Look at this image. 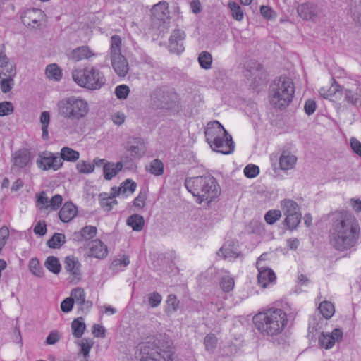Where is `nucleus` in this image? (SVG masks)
<instances>
[{
  "instance_id": "1",
  "label": "nucleus",
  "mask_w": 361,
  "mask_h": 361,
  "mask_svg": "<svg viewBox=\"0 0 361 361\" xmlns=\"http://www.w3.org/2000/svg\"><path fill=\"white\" fill-rule=\"evenodd\" d=\"M360 227L355 217L346 211L334 214L330 243L338 251H347L358 243Z\"/></svg>"
},
{
  "instance_id": "2",
  "label": "nucleus",
  "mask_w": 361,
  "mask_h": 361,
  "mask_svg": "<svg viewBox=\"0 0 361 361\" xmlns=\"http://www.w3.org/2000/svg\"><path fill=\"white\" fill-rule=\"evenodd\" d=\"M187 190L197 198L196 202L201 204L213 201L221 193L220 186L212 176H200L188 178L185 180Z\"/></svg>"
},
{
  "instance_id": "3",
  "label": "nucleus",
  "mask_w": 361,
  "mask_h": 361,
  "mask_svg": "<svg viewBox=\"0 0 361 361\" xmlns=\"http://www.w3.org/2000/svg\"><path fill=\"white\" fill-rule=\"evenodd\" d=\"M255 328L263 336H274L282 332L287 324L286 312L281 309H269L253 317Z\"/></svg>"
},
{
  "instance_id": "4",
  "label": "nucleus",
  "mask_w": 361,
  "mask_h": 361,
  "mask_svg": "<svg viewBox=\"0 0 361 361\" xmlns=\"http://www.w3.org/2000/svg\"><path fill=\"white\" fill-rule=\"evenodd\" d=\"M140 353V361H173L171 343L162 336L141 346Z\"/></svg>"
},
{
  "instance_id": "5",
  "label": "nucleus",
  "mask_w": 361,
  "mask_h": 361,
  "mask_svg": "<svg viewBox=\"0 0 361 361\" xmlns=\"http://www.w3.org/2000/svg\"><path fill=\"white\" fill-rule=\"evenodd\" d=\"M294 92L295 87L292 79L287 76H280L270 85V102L276 108L286 107L291 102Z\"/></svg>"
},
{
  "instance_id": "6",
  "label": "nucleus",
  "mask_w": 361,
  "mask_h": 361,
  "mask_svg": "<svg viewBox=\"0 0 361 361\" xmlns=\"http://www.w3.org/2000/svg\"><path fill=\"white\" fill-rule=\"evenodd\" d=\"M57 109L61 117L74 121L86 116L89 105L86 100L72 96L60 100L57 103Z\"/></svg>"
},
{
  "instance_id": "7",
  "label": "nucleus",
  "mask_w": 361,
  "mask_h": 361,
  "mask_svg": "<svg viewBox=\"0 0 361 361\" xmlns=\"http://www.w3.org/2000/svg\"><path fill=\"white\" fill-rule=\"evenodd\" d=\"M72 77L79 86L88 90H99L106 82L104 74L94 67L75 70L72 73Z\"/></svg>"
},
{
  "instance_id": "8",
  "label": "nucleus",
  "mask_w": 361,
  "mask_h": 361,
  "mask_svg": "<svg viewBox=\"0 0 361 361\" xmlns=\"http://www.w3.org/2000/svg\"><path fill=\"white\" fill-rule=\"evenodd\" d=\"M121 39L118 35H113L111 38V66L119 77H124L128 72L129 66L126 59L121 52Z\"/></svg>"
},
{
  "instance_id": "9",
  "label": "nucleus",
  "mask_w": 361,
  "mask_h": 361,
  "mask_svg": "<svg viewBox=\"0 0 361 361\" xmlns=\"http://www.w3.org/2000/svg\"><path fill=\"white\" fill-rule=\"evenodd\" d=\"M36 164L43 171H57L63 166V161L61 160L59 154L44 151L38 154Z\"/></svg>"
},
{
  "instance_id": "10",
  "label": "nucleus",
  "mask_w": 361,
  "mask_h": 361,
  "mask_svg": "<svg viewBox=\"0 0 361 361\" xmlns=\"http://www.w3.org/2000/svg\"><path fill=\"white\" fill-rule=\"evenodd\" d=\"M343 336V331L341 329L336 328L331 333H321L318 337V343L322 348L331 349L336 343L342 341Z\"/></svg>"
},
{
  "instance_id": "11",
  "label": "nucleus",
  "mask_w": 361,
  "mask_h": 361,
  "mask_svg": "<svg viewBox=\"0 0 361 361\" xmlns=\"http://www.w3.org/2000/svg\"><path fill=\"white\" fill-rule=\"evenodd\" d=\"M204 133L206 140L209 144L211 142L216 144L217 140L220 139V136L228 135V132L217 121L208 123Z\"/></svg>"
},
{
  "instance_id": "12",
  "label": "nucleus",
  "mask_w": 361,
  "mask_h": 361,
  "mask_svg": "<svg viewBox=\"0 0 361 361\" xmlns=\"http://www.w3.org/2000/svg\"><path fill=\"white\" fill-rule=\"evenodd\" d=\"M209 145L214 151L224 154H231L235 148L232 137L228 133V135L225 136H220V139L217 140L216 144H215V142H211Z\"/></svg>"
},
{
  "instance_id": "13",
  "label": "nucleus",
  "mask_w": 361,
  "mask_h": 361,
  "mask_svg": "<svg viewBox=\"0 0 361 361\" xmlns=\"http://www.w3.org/2000/svg\"><path fill=\"white\" fill-rule=\"evenodd\" d=\"M298 13L305 20H314L324 15L322 9L310 3H305L298 6Z\"/></svg>"
},
{
  "instance_id": "14",
  "label": "nucleus",
  "mask_w": 361,
  "mask_h": 361,
  "mask_svg": "<svg viewBox=\"0 0 361 361\" xmlns=\"http://www.w3.org/2000/svg\"><path fill=\"white\" fill-rule=\"evenodd\" d=\"M44 12L38 8H32L26 11L21 16L23 23L26 26H32L37 25L38 23L43 18Z\"/></svg>"
},
{
  "instance_id": "15",
  "label": "nucleus",
  "mask_w": 361,
  "mask_h": 361,
  "mask_svg": "<svg viewBox=\"0 0 361 361\" xmlns=\"http://www.w3.org/2000/svg\"><path fill=\"white\" fill-rule=\"evenodd\" d=\"M71 298L74 300V302H75L80 305V309L82 312H87L92 307V302L85 300V292L82 288L78 287L73 289L71 293Z\"/></svg>"
},
{
  "instance_id": "16",
  "label": "nucleus",
  "mask_w": 361,
  "mask_h": 361,
  "mask_svg": "<svg viewBox=\"0 0 361 361\" xmlns=\"http://www.w3.org/2000/svg\"><path fill=\"white\" fill-rule=\"evenodd\" d=\"M152 18L153 21L165 23L169 18L168 4L161 1L154 5L152 8Z\"/></svg>"
},
{
  "instance_id": "17",
  "label": "nucleus",
  "mask_w": 361,
  "mask_h": 361,
  "mask_svg": "<svg viewBox=\"0 0 361 361\" xmlns=\"http://www.w3.org/2000/svg\"><path fill=\"white\" fill-rule=\"evenodd\" d=\"M90 249L89 256L102 259L107 255L106 246L98 239L94 240L87 244Z\"/></svg>"
},
{
  "instance_id": "18",
  "label": "nucleus",
  "mask_w": 361,
  "mask_h": 361,
  "mask_svg": "<svg viewBox=\"0 0 361 361\" xmlns=\"http://www.w3.org/2000/svg\"><path fill=\"white\" fill-rule=\"evenodd\" d=\"M151 97L157 107L167 109L171 106L169 95L161 89H156Z\"/></svg>"
},
{
  "instance_id": "19",
  "label": "nucleus",
  "mask_w": 361,
  "mask_h": 361,
  "mask_svg": "<svg viewBox=\"0 0 361 361\" xmlns=\"http://www.w3.org/2000/svg\"><path fill=\"white\" fill-rule=\"evenodd\" d=\"M77 207L72 202H66L59 212V216L63 222H69L77 214Z\"/></svg>"
},
{
  "instance_id": "20",
  "label": "nucleus",
  "mask_w": 361,
  "mask_h": 361,
  "mask_svg": "<svg viewBox=\"0 0 361 361\" xmlns=\"http://www.w3.org/2000/svg\"><path fill=\"white\" fill-rule=\"evenodd\" d=\"M65 269L78 280L80 279V263L74 256H68L64 261Z\"/></svg>"
},
{
  "instance_id": "21",
  "label": "nucleus",
  "mask_w": 361,
  "mask_h": 361,
  "mask_svg": "<svg viewBox=\"0 0 361 361\" xmlns=\"http://www.w3.org/2000/svg\"><path fill=\"white\" fill-rule=\"evenodd\" d=\"M137 187V184L135 181L131 179H126L123 181L119 187H113L111 188V190L114 191V194L116 195H128L135 190Z\"/></svg>"
},
{
  "instance_id": "22",
  "label": "nucleus",
  "mask_w": 361,
  "mask_h": 361,
  "mask_svg": "<svg viewBox=\"0 0 361 361\" xmlns=\"http://www.w3.org/2000/svg\"><path fill=\"white\" fill-rule=\"evenodd\" d=\"M16 75V66H11L6 69L7 78L2 79L1 81V89L4 93H7L11 90L14 85L13 78Z\"/></svg>"
},
{
  "instance_id": "23",
  "label": "nucleus",
  "mask_w": 361,
  "mask_h": 361,
  "mask_svg": "<svg viewBox=\"0 0 361 361\" xmlns=\"http://www.w3.org/2000/svg\"><path fill=\"white\" fill-rule=\"evenodd\" d=\"M345 101L353 106H361V88L357 87L355 90L344 89L343 91Z\"/></svg>"
},
{
  "instance_id": "24",
  "label": "nucleus",
  "mask_w": 361,
  "mask_h": 361,
  "mask_svg": "<svg viewBox=\"0 0 361 361\" xmlns=\"http://www.w3.org/2000/svg\"><path fill=\"white\" fill-rule=\"evenodd\" d=\"M275 280V273L270 268L267 269H262V271L258 273L257 282L262 288H266L269 283L274 282Z\"/></svg>"
},
{
  "instance_id": "25",
  "label": "nucleus",
  "mask_w": 361,
  "mask_h": 361,
  "mask_svg": "<svg viewBox=\"0 0 361 361\" xmlns=\"http://www.w3.org/2000/svg\"><path fill=\"white\" fill-rule=\"evenodd\" d=\"M122 162L111 163L106 162L103 166L104 177L106 180H111L120 171L122 170Z\"/></svg>"
},
{
  "instance_id": "26",
  "label": "nucleus",
  "mask_w": 361,
  "mask_h": 361,
  "mask_svg": "<svg viewBox=\"0 0 361 361\" xmlns=\"http://www.w3.org/2000/svg\"><path fill=\"white\" fill-rule=\"evenodd\" d=\"M297 157L288 152H283L279 158V165L281 170H289L294 168Z\"/></svg>"
},
{
  "instance_id": "27",
  "label": "nucleus",
  "mask_w": 361,
  "mask_h": 361,
  "mask_svg": "<svg viewBox=\"0 0 361 361\" xmlns=\"http://www.w3.org/2000/svg\"><path fill=\"white\" fill-rule=\"evenodd\" d=\"M30 160V154L25 149L18 150L16 152L13 154L14 165L18 167L23 168L26 166Z\"/></svg>"
},
{
  "instance_id": "28",
  "label": "nucleus",
  "mask_w": 361,
  "mask_h": 361,
  "mask_svg": "<svg viewBox=\"0 0 361 361\" xmlns=\"http://www.w3.org/2000/svg\"><path fill=\"white\" fill-rule=\"evenodd\" d=\"M97 234V228L92 226H86L79 233H74V240L78 241L89 240Z\"/></svg>"
},
{
  "instance_id": "29",
  "label": "nucleus",
  "mask_w": 361,
  "mask_h": 361,
  "mask_svg": "<svg viewBox=\"0 0 361 361\" xmlns=\"http://www.w3.org/2000/svg\"><path fill=\"white\" fill-rule=\"evenodd\" d=\"M93 55L88 47L82 46L73 49L69 57L75 61H78L84 59H89Z\"/></svg>"
},
{
  "instance_id": "30",
  "label": "nucleus",
  "mask_w": 361,
  "mask_h": 361,
  "mask_svg": "<svg viewBox=\"0 0 361 361\" xmlns=\"http://www.w3.org/2000/svg\"><path fill=\"white\" fill-rule=\"evenodd\" d=\"M281 207L283 215L292 214L300 212L299 205L290 199H284L281 202Z\"/></svg>"
},
{
  "instance_id": "31",
  "label": "nucleus",
  "mask_w": 361,
  "mask_h": 361,
  "mask_svg": "<svg viewBox=\"0 0 361 361\" xmlns=\"http://www.w3.org/2000/svg\"><path fill=\"white\" fill-rule=\"evenodd\" d=\"M217 255L224 259H235L238 257L237 250L234 248V244L232 242L226 243L217 252Z\"/></svg>"
},
{
  "instance_id": "32",
  "label": "nucleus",
  "mask_w": 361,
  "mask_h": 361,
  "mask_svg": "<svg viewBox=\"0 0 361 361\" xmlns=\"http://www.w3.org/2000/svg\"><path fill=\"white\" fill-rule=\"evenodd\" d=\"M127 224L130 226L133 231H140L145 225L143 216L140 214H133L127 219Z\"/></svg>"
},
{
  "instance_id": "33",
  "label": "nucleus",
  "mask_w": 361,
  "mask_h": 361,
  "mask_svg": "<svg viewBox=\"0 0 361 361\" xmlns=\"http://www.w3.org/2000/svg\"><path fill=\"white\" fill-rule=\"evenodd\" d=\"M71 329H72L73 335L75 338H79L82 337V336L86 329V325L83 322V318L78 317V318L74 319L71 324Z\"/></svg>"
},
{
  "instance_id": "34",
  "label": "nucleus",
  "mask_w": 361,
  "mask_h": 361,
  "mask_svg": "<svg viewBox=\"0 0 361 361\" xmlns=\"http://www.w3.org/2000/svg\"><path fill=\"white\" fill-rule=\"evenodd\" d=\"M61 160L62 159L68 161H75L80 157V154L70 147H64L61 149L60 156Z\"/></svg>"
},
{
  "instance_id": "35",
  "label": "nucleus",
  "mask_w": 361,
  "mask_h": 361,
  "mask_svg": "<svg viewBox=\"0 0 361 361\" xmlns=\"http://www.w3.org/2000/svg\"><path fill=\"white\" fill-rule=\"evenodd\" d=\"M44 266L53 274H57L61 271V264L57 257L49 256L47 258Z\"/></svg>"
},
{
  "instance_id": "36",
  "label": "nucleus",
  "mask_w": 361,
  "mask_h": 361,
  "mask_svg": "<svg viewBox=\"0 0 361 361\" xmlns=\"http://www.w3.org/2000/svg\"><path fill=\"white\" fill-rule=\"evenodd\" d=\"M285 216L286 219L284 220V223L288 228L292 230L298 226L302 217L300 212Z\"/></svg>"
},
{
  "instance_id": "37",
  "label": "nucleus",
  "mask_w": 361,
  "mask_h": 361,
  "mask_svg": "<svg viewBox=\"0 0 361 361\" xmlns=\"http://www.w3.org/2000/svg\"><path fill=\"white\" fill-rule=\"evenodd\" d=\"M65 243V235L63 233H56L47 241V244L50 248H60Z\"/></svg>"
},
{
  "instance_id": "38",
  "label": "nucleus",
  "mask_w": 361,
  "mask_h": 361,
  "mask_svg": "<svg viewBox=\"0 0 361 361\" xmlns=\"http://www.w3.org/2000/svg\"><path fill=\"white\" fill-rule=\"evenodd\" d=\"M319 310L322 316L326 319L331 318L335 312L334 305L328 301H324L320 303Z\"/></svg>"
},
{
  "instance_id": "39",
  "label": "nucleus",
  "mask_w": 361,
  "mask_h": 361,
  "mask_svg": "<svg viewBox=\"0 0 361 361\" xmlns=\"http://www.w3.org/2000/svg\"><path fill=\"white\" fill-rule=\"evenodd\" d=\"M50 122V114L48 111H43L40 116V123H42V137L47 140L49 138L48 126Z\"/></svg>"
},
{
  "instance_id": "40",
  "label": "nucleus",
  "mask_w": 361,
  "mask_h": 361,
  "mask_svg": "<svg viewBox=\"0 0 361 361\" xmlns=\"http://www.w3.org/2000/svg\"><path fill=\"white\" fill-rule=\"evenodd\" d=\"M198 62L200 66L205 69L208 70L212 67V56L210 53L207 51H202L198 57Z\"/></svg>"
},
{
  "instance_id": "41",
  "label": "nucleus",
  "mask_w": 361,
  "mask_h": 361,
  "mask_svg": "<svg viewBox=\"0 0 361 361\" xmlns=\"http://www.w3.org/2000/svg\"><path fill=\"white\" fill-rule=\"evenodd\" d=\"M46 75L49 79L58 81L61 78V71L56 64L52 63L47 66Z\"/></svg>"
},
{
  "instance_id": "42",
  "label": "nucleus",
  "mask_w": 361,
  "mask_h": 361,
  "mask_svg": "<svg viewBox=\"0 0 361 361\" xmlns=\"http://www.w3.org/2000/svg\"><path fill=\"white\" fill-rule=\"evenodd\" d=\"M147 169L154 176H161L164 173V164L161 160L155 159Z\"/></svg>"
},
{
  "instance_id": "43",
  "label": "nucleus",
  "mask_w": 361,
  "mask_h": 361,
  "mask_svg": "<svg viewBox=\"0 0 361 361\" xmlns=\"http://www.w3.org/2000/svg\"><path fill=\"white\" fill-rule=\"evenodd\" d=\"M30 271L37 277H43L44 271L37 258H32L28 264Z\"/></svg>"
},
{
  "instance_id": "44",
  "label": "nucleus",
  "mask_w": 361,
  "mask_h": 361,
  "mask_svg": "<svg viewBox=\"0 0 361 361\" xmlns=\"http://www.w3.org/2000/svg\"><path fill=\"white\" fill-rule=\"evenodd\" d=\"M341 90V87L339 84H338L336 81H334V83L331 85V87L329 89L325 87H322L319 90V94L322 97L325 99H329L333 95H334L337 92Z\"/></svg>"
},
{
  "instance_id": "45",
  "label": "nucleus",
  "mask_w": 361,
  "mask_h": 361,
  "mask_svg": "<svg viewBox=\"0 0 361 361\" xmlns=\"http://www.w3.org/2000/svg\"><path fill=\"white\" fill-rule=\"evenodd\" d=\"M219 284L221 290L224 292L228 293L233 289L235 286V281L233 278L229 276H224L221 277Z\"/></svg>"
},
{
  "instance_id": "46",
  "label": "nucleus",
  "mask_w": 361,
  "mask_h": 361,
  "mask_svg": "<svg viewBox=\"0 0 361 361\" xmlns=\"http://www.w3.org/2000/svg\"><path fill=\"white\" fill-rule=\"evenodd\" d=\"M179 301L175 295L171 294L168 296L166 300V312L167 313H172L178 309Z\"/></svg>"
},
{
  "instance_id": "47",
  "label": "nucleus",
  "mask_w": 361,
  "mask_h": 361,
  "mask_svg": "<svg viewBox=\"0 0 361 361\" xmlns=\"http://www.w3.org/2000/svg\"><path fill=\"white\" fill-rule=\"evenodd\" d=\"M228 7L231 11L232 16L236 20L240 21L244 17L243 11L239 4L235 2H229Z\"/></svg>"
},
{
  "instance_id": "48",
  "label": "nucleus",
  "mask_w": 361,
  "mask_h": 361,
  "mask_svg": "<svg viewBox=\"0 0 361 361\" xmlns=\"http://www.w3.org/2000/svg\"><path fill=\"white\" fill-rule=\"evenodd\" d=\"M351 16L353 20L361 25V1H355L351 8Z\"/></svg>"
},
{
  "instance_id": "49",
  "label": "nucleus",
  "mask_w": 361,
  "mask_h": 361,
  "mask_svg": "<svg viewBox=\"0 0 361 361\" xmlns=\"http://www.w3.org/2000/svg\"><path fill=\"white\" fill-rule=\"evenodd\" d=\"M218 339L214 334H208L204 339V343L207 351H212L217 345Z\"/></svg>"
},
{
  "instance_id": "50",
  "label": "nucleus",
  "mask_w": 361,
  "mask_h": 361,
  "mask_svg": "<svg viewBox=\"0 0 361 361\" xmlns=\"http://www.w3.org/2000/svg\"><path fill=\"white\" fill-rule=\"evenodd\" d=\"M11 66L15 64L10 63L9 59L7 57L4 51V45L0 46V67L4 68L5 73H3L4 75H6V69L9 68Z\"/></svg>"
},
{
  "instance_id": "51",
  "label": "nucleus",
  "mask_w": 361,
  "mask_h": 361,
  "mask_svg": "<svg viewBox=\"0 0 361 361\" xmlns=\"http://www.w3.org/2000/svg\"><path fill=\"white\" fill-rule=\"evenodd\" d=\"M76 169L81 173H90L94 171V165L86 161H80L76 165Z\"/></svg>"
},
{
  "instance_id": "52",
  "label": "nucleus",
  "mask_w": 361,
  "mask_h": 361,
  "mask_svg": "<svg viewBox=\"0 0 361 361\" xmlns=\"http://www.w3.org/2000/svg\"><path fill=\"white\" fill-rule=\"evenodd\" d=\"M281 216V211L280 210H270L267 212L264 216L266 222L269 224H274Z\"/></svg>"
},
{
  "instance_id": "53",
  "label": "nucleus",
  "mask_w": 361,
  "mask_h": 361,
  "mask_svg": "<svg viewBox=\"0 0 361 361\" xmlns=\"http://www.w3.org/2000/svg\"><path fill=\"white\" fill-rule=\"evenodd\" d=\"M82 355L89 356V353L94 345V341L90 338H82L79 343Z\"/></svg>"
},
{
  "instance_id": "54",
  "label": "nucleus",
  "mask_w": 361,
  "mask_h": 361,
  "mask_svg": "<svg viewBox=\"0 0 361 361\" xmlns=\"http://www.w3.org/2000/svg\"><path fill=\"white\" fill-rule=\"evenodd\" d=\"M148 302L151 307H158L161 300V295L157 292H153L147 295Z\"/></svg>"
},
{
  "instance_id": "55",
  "label": "nucleus",
  "mask_w": 361,
  "mask_h": 361,
  "mask_svg": "<svg viewBox=\"0 0 361 361\" xmlns=\"http://www.w3.org/2000/svg\"><path fill=\"white\" fill-rule=\"evenodd\" d=\"M130 90L126 85H120L115 89V94L120 99H125L129 94Z\"/></svg>"
},
{
  "instance_id": "56",
  "label": "nucleus",
  "mask_w": 361,
  "mask_h": 361,
  "mask_svg": "<svg viewBox=\"0 0 361 361\" xmlns=\"http://www.w3.org/2000/svg\"><path fill=\"white\" fill-rule=\"evenodd\" d=\"M259 173V169L254 164H248L244 169V174L246 177L252 178L257 176Z\"/></svg>"
},
{
  "instance_id": "57",
  "label": "nucleus",
  "mask_w": 361,
  "mask_h": 361,
  "mask_svg": "<svg viewBox=\"0 0 361 361\" xmlns=\"http://www.w3.org/2000/svg\"><path fill=\"white\" fill-rule=\"evenodd\" d=\"M99 199L100 200L101 207L106 211H110L111 209V205L110 202V194L103 192L99 195Z\"/></svg>"
},
{
  "instance_id": "58",
  "label": "nucleus",
  "mask_w": 361,
  "mask_h": 361,
  "mask_svg": "<svg viewBox=\"0 0 361 361\" xmlns=\"http://www.w3.org/2000/svg\"><path fill=\"white\" fill-rule=\"evenodd\" d=\"M14 111L13 106L10 102L0 103V116H4L12 114Z\"/></svg>"
},
{
  "instance_id": "59",
  "label": "nucleus",
  "mask_w": 361,
  "mask_h": 361,
  "mask_svg": "<svg viewBox=\"0 0 361 361\" xmlns=\"http://www.w3.org/2000/svg\"><path fill=\"white\" fill-rule=\"evenodd\" d=\"M63 198L60 195H55L49 201V205H47L46 209L50 207L51 210H56L62 203Z\"/></svg>"
},
{
  "instance_id": "60",
  "label": "nucleus",
  "mask_w": 361,
  "mask_h": 361,
  "mask_svg": "<svg viewBox=\"0 0 361 361\" xmlns=\"http://www.w3.org/2000/svg\"><path fill=\"white\" fill-rule=\"evenodd\" d=\"M169 50L174 53H180L184 50L183 41L169 40Z\"/></svg>"
},
{
  "instance_id": "61",
  "label": "nucleus",
  "mask_w": 361,
  "mask_h": 361,
  "mask_svg": "<svg viewBox=\"0 0 361 361\" xmlns=\"http://www.w3.org/2000/svg\"><path fill=\"white\" fill-rule=\"evenodd\" d=\"M74 304V300L69 297L63 300L61 303V309L63 312H69L72 310Z\"/></svg>"
},
{
  "instance_id": "62",
  "label": "nucleus",
  "mask_w": 361,
  "mask_h": 361,
  "mask_svg": "<svg viewBox=\"0 0 361 361\" xmlns=\"http://www.w3.org/2000/svg\"><path fill=\"white\" fill-rule=\"evenodd\" d=\"M60 337V334L57 331H52L47 337L46 343L47 345H54L59 341Z\"/></svg>"
},
{
  "instance_id": "63",
  "label": "nucleus",
  "mask_w": 361,
  "mask_h": 361,
  "mask_svg": "<svg viewBox=\"0 0 361 361\" xmlns=\"http://www.w3.org/2000/svg\"><path fill=\"white\" fill-rule=\"evenodd\" d=\"M304 109L307 115H312L316 109V102L312 99H308L305 102Z\"/></svg>"
},
{
  "instance_id": "64",
  "label": "nucleus",
  "mask_w": 361,
  "mask_h": 361,
  "mask_svg": "<svg viewBox=\"0 0 361 361\" xmlns=\"http://www.w3.org/2000/svg\"><path fill=\"white\" fill-rule=\"evenodd\" d=\"M350 146L355 153L361 157V143L356 138L352 137L350 140Z\"/></svg>"
}]
</instances>
